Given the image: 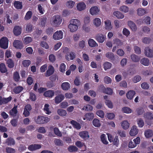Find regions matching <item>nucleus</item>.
I'll return each mask as SVG.
<instances>
[{
	"label": "nucleus",
	"instance_id": "obj_1",
	"mask_svg": "<svg viewBox=\"0 0 153 153\" xmlns=\"http://www.w3.org/2000/svg\"><path fill=\"white\" fill-rule=\"evenodd\" d=\"M52 19L51 23L55 27L59 26L62 22L61 17L59 15L53 16Z\"/></svg>",
	"mask_w": 153,
	"mask_h": 153
},
{
	"label": "nucleus",
	"instance_id": "obj_2",
	"mask_svg": "<svg viewBox=\"0 0 153 153\" xmlns=\"http://www.w3.org/2000/svg\"><path fill=\"white\" fill-rule=\"evenodd\" d=\"M50 119L47 117L39 116L35 119V122L38 124H42L47 123L49 121Z\"/></svg>",
	"mask_w": 153,
	"mask_h": 153
},
{
	"label": "nucleus",
	"instance_id": "obj_3",
	"mask_svg": "<svg viewBox=\"0 0 153 153\" xmlns=\"http://www.w3.org/2000/svg\"><path fill=\"white\" fill-rule=\"evenodd\" d=\"M9 40L6 37H3L0 39V47L4 49L8 48Z\"/></svg>",
	"mask_w": 153,
	"mask_h": 153
},
{
	"label": "nucleus",
	"instance_id": "obj_4",
	"mask_svg": "<svg viewBox=\"0 0 153 153\" xmlns=\"http://www.w3.org/2000/svg\"><path fill=\"white\" fill-rule=\"evenodd\" d=\"M63 33L61 30L57 31L53 34V39L55 40H58L62 39Z\"/></svg>",
	"mask_w": 153,
	"mask_h": 153
},
{
	"label": "nucleus",
	"instance_id": "obj_5",
	"mask_svg": "<svg viewBox=\"0 0 153 153\" xmlns=\"http://www.w3.org/2000/svg\"><path fill=\"white\" fill-rule=\"evenodd\" d=\"M144 54L147 57H153V50L149 47H146L144 49Z\"/></svg>",
	"mask_w": 153,
	"mask_h": 153
},
{
	"label": "nucleus",
	"instance_id": "obj_6",
	"mask_svg": "<svg viewBox=\"0 0 153 153\" xmlns=\"http://www.w3.org/2000/svg\"><path fill=\"white\" fill-rule=\"evenodd\" d=\"M54 71V68L52 65H49L45 73L46 76H51L53 74Z\"/></svg>",
	"mask_w": 153,
	"mask_h": 153
},
{
	"label": "nucleus",
	"instance_id": "obj_7",
	"mask_svg": "<svg viewBox=\"0 0 153 153\" xmlns=\"http://www.w3.org/2000/svg\"><path fill=\"white\" fill-rule=\"evenodd\" d=\"M41 146L40 144H32L28 146V149L29 150L31 151H33L40 149L41 148Z\"/></svg>",
	"mask_w": 153,
	"mask_h": 153
},
{
	"label": "nucleus",
	"instance_id": "obj_8",
	"mask_svg": "<svg viewBox=\"0 0 153 153\" xmlns=\"http://www.w3.org/2000/svg\"><path fill=\"white\" fill-rule=\"evenodd\" d=\"M105 38V36L102 34H97L95 36V39L96 40L100 43L103 42Z\"/></svg>",
	"mask_w": 153,
	"mask_h": 153
},
{
	"label": "nucleus",
	"instance_id": "obj_9",
	"mask_svg": "<svg viewBox=\"0 0 153 153\" xmlns=\"http://www.w3.org/2000/svg\"><path fill=\"white\" fill-rule=\"evenodd\" d=\"M13 33L15 35L18 36L20 35L22 32V28L18 25L15 26L13 30Z\"/></svg>",
	"mask_w": 153,
	"mask_h": 153
},
{
	"label": "nucleus",
	"instance_id": "obj_10",
	"mask_svg": "<svg viewBox=\"0 0 153 153\" xmlns=\"http://www.w3.org/2000/svg\"><path fill=\"white\" fill-rule=\"evenodd\" d=\"M79 135L82 138L85 140L88 139L89 137V133L87 131H82L80 132Z\"/></svg>",
	"mask_w": 153,
	"mask_h": 153
},
{
	"label": "nucleus",
	"instance_id": "obj_11",
	"mask_svg": "<svg viewBox=\"0 0 153 153\" xmlns=\"http://www.w3.org/2000/svg\"><path fill=\"white\" fill-rule=\"evenodd\" d=\"M13 46L16 48L21 49L23 47L22 42L19 40H15L13 43Z\"/></svg>",
	"mask_w": 153,
	"mask_h": 153
},
{
	"label": "nucleus",
	"instance_id": "obj_12",
	"mask_svg": "<svg viewBox=\"0 0 153 153\" xmlns=\"http://www.w3.org/2000/svg\"><path fill=\"white\" fill-rule=\"evenodd\" d=\"M76 57V53L75 52L71 51L69 55L67 54L65 55V58L68 61L73 60L75 59Z\"/></svg>",
	"mask_w": 153,
	"mask_h": 153
},
{
	"label": "nucleus",
	"instance_id": "obj_13",
	"mask_svg": "<svg viewBox=\"0 0 153 153\" xmlns=\"http://www.w3.org/2000/svg\"><path fill=\"white\" fill-rule=\"evenodd\" d=\"M64 99V96L62 94H60L56 96L54 99L55 102L56 104H59Z\"/></svg>",
	"mask_w": 153,
	"mask_h": 153
},
{
	"label": "nucleus",
	"instance_id": "obj_14",
	"mask_svg": "<svg viewBox=\"0 0 153 153\" xmlns=\"http://www.w3.org/2000/svg\"><path fill=\"white\" fill-rule=\"evenodd\" d=\"M14 7L17 10L22 8V2L19 1H15L13 2Z\"/></svg>",
	"mask_w": 153,
	"mask_h": 153
},
{
	"label": "nucleus",
	"instance_id": "obj_15",
	"mask_svg": "<svg viewBox=\"0 0 153 153\" xmlns=\"http://www.w3.org/2000/svg\"><path fill=\"white\" fill-rule=\"evenodd\" d=\"M11 99L12 97H11L5 98H2V97L0 96V105L8 103L11 100Z\"/></svg>",
	"mask_w": 153,
	"mask_h": 153
},
{
	"label": "nucleus",
	"instance_id": "obj_16",
	"mask_svg": "<svg viewBox=\"0 0 153 153\" xmlns=\"http://www.w3.org/2000/svg\"><path fill=\"white\" fill-rule=\"evenodd\" d=\"M90 12L92 15L97 14L99 11L98 7L97 6L92 7L90 9Z\"/></svg>",
	"mask_w": 153,
	"mask_h": 153
},
{
	"label": "nucleus",
	"instance_id": "obj_17",
	"mask_svg": "<svg viewBox=\"0 0 153 153\" xmlns=\"http://www.w3.org/2000/svg\"><path fill=\"white\" fill-rule=\"evenodd\" d=\"M86 5L83 2L78 3L76 6L77 9L79 11H82L85 10L86 8Z\"/></svg>",
	"mask_w": 153,
	"mask_h": 153
},
{
	"label": "nucleus",
	"instance_id": "obj_18",
	"mask_svg": "<svg viewBox=\"0 0 153 153\" xmlns=\"http://www.w3.org/2000/svg\"><path fill=\"white\" fill-rule=\"evenodd\" d=\"M128 24L130 28L133 31H135L137 30V27L135 24L131 21H129Z\"/></svg>",
	"mask_w": 153,
	"mask_h": 153
},
{
	"label": "nucleus",
	"instance_id": "obj_19",
	"mask_svg": "<svg viewBox=\"0 0 153 153\" xmlns=\"http://www.w3.org/2000/svg\"><path fill=\"white\" fill-rule=\"evenodd\" d=\"M105 28L109 31L111 30L112 28L110 20H107L105 22Z\"/></svg>",
	"mask_w": 153,
	"mask_h": 153
},
{
	"label": "nucleus",
	"instance_id": "obj_20",
	"mask_svg": "<svg viewBox=\"0 0 153 153\" xmlns=\"http://www.w3.org/2000/svg\"><path fill=\"white\" fill-rule=\"evenodd\" d=\"M135 94V92L133 90L128 91L126 94L127 98L129 100H131Z\"/></svg>",
	"mask_w": 153,
	"mask_h": 153
},
{
	"label": "nucleus",
	"instance_id": "obj_21",
	"mask_svg": "<svg viewBox=\"0 0 153 153\" xmlns=\"http://www.w3.org/2000/svg\"><path fill=\"white\" fill-rule=\"evenodd\" d=\"M138 131L137 127L135 126H133L132 128L130 130L129 133L131 136H134L137 134Z\"/></svg>",
	"mask_w": 153,
	"mask_h": 153
},
{
	"label": "nucleus",
	"instance_id": "obj_22",
	"mask_svg": "<svg viewBox=\"0 0 153 153\" xmlns=\"http://www.w3.org/2000/svg\"><path fill=\"white\" fill-rule=\"evenodd\" d=\"M54 91L49 90L45 92L44 93V95L45 97H51L54 95Z\"/></svg>",
	"mask_w": 153,
	"mask_h": 153
},
{
	"label": "nucleus",
	"instance_id": "obj_23",
	"mask_svg": "<svg viewBox=\"0 0 153 153\" xmlns=\"http://www.w3.org/2000/svg\"><path fill=\"white\" fill-rule=\"evenodd\" d=\"M144 117L146 120H152L153 119V114L151 112H146L144 114Z\"/></svg>",
	"mask_w": 153,
	"mask_h": 153
},
{
	"label": "nucleus",
	"instance_id": "obj_24",
	"mask_svg": "<svg viewBox=\"0 0 153 153\" xmlns=\"http://www.w3.org/2000/svg\"><path fill=\"white\" fill-rule=\"evenodd\" d=\"M6 143L8 146H13L15 144L14 139L11 137H9L6 140Z\"/></svg>",
	"mask_w": 153,
	"mask_h": 153
},
{
	"label": "nucleus",
	"instance_id": "obj_25",
	"mask_svg": "<svg viewBox=\"0 0 153 153\" xmlns=\"http://www.w3.org/2000/svg\"><path fill=\"white\" fill-rule=\"evenodd\" d=\"M17 106L14 107L12 109L10 110L9 113L10 116L15 117L16 116V114L18 113V111L17 110Z\"/></svg>",
	"mask_w": 153,
	"mask_h": 153
},
{
	"label": "nucleus",
	"instance_id": "obj_26",
	"mask_svg": "<svg viewBox=\"0 0 153 153\" xmlns=\"http://www.w3.org/2000/svg\"><path fill=\"white\" fill-rule=\"evenodd\" d=\"M6 63L8 67L10 68H13L14 66V61L11 59H8Z\"/></svg>",
	"mask_w": 153,
	"mask_h": 153
},
{
	"label": "nucleus",
	"instance_id": "obj_27",
	"mask_svg": "<svg viewBox=\"0 0 153 153\" xmlns=\"http://www.w3.org/2000/svg\"><path fill=\"white\" fill-rule=\"evenodd\" d=\"M144 134L147 138H149L153 136V131L150 129L147 130L145 131Z\"/></svg>",
	"mask_w": 153,
	"mask_h": 153
},
{
	"label": "nucleus",
	"instance_id": "obj_28",
	"mask_svg": "<svg viewBox=\"0 0 153 153\" xmlns=\"http://www.w3.org/2000/svg\"><path fill=\"white\" fill-rule=\"evenodd\" d=\"M88 43L89 45L91 47H94L98 45L96 42L93 39H90L88 40Z\"/></svg>",
	"mask_w": 153,
	"mask_h": 153
},
{
	"label": "nucleus",
	"instance_id": "obj_29",
	"mask_svg": "<svg viewBox=\"0 0 153 153\" xmlns=\"http://www.w3.org/2000/svg\"><path fill=\"white\" fill-rule=\"evenodd\" d=\"M7 71L5 64L4 63L0 64V71L2 73L6 72Z\"/></svg>",
	"mask_w": 153,
	"mask_h": 153
},
{
	"label": "nucleus",
	"instance_id": "obj_30",
	"mask_svg": "<svg viewBox=\"0 0 153 153\" xmlns=\"http://www.w3.org/2000/svg\"><path fill=\"white\" fill-rule=\"evenodd\" d=\"M71 123L74 128L77 129H80L81 128L80 124L75 121L72 120L71 121Z\"/></svg>",
	"mask_w": 153,
	"mask_h": 153
},
{
	"label": "nucleus",
	"instance_id": "obj_31",
	"mask_svg": "<svg viewBox=\"0 0 153 153\" xmlns=\"http://www.w3.org/2000/svg\"><path fill=\"white\" fill-rule=\"evenodd\" d=\"M85 117L87 120L89 121L92 120L94 117V114L92 113L89 112L86 113Z\"/></svg>",
	"mask_w": 153,
	"mask_h": 153
},
{
	"label": "nucleus",
	"instance_id": "obj_32",
	"mask_svg": "<svg viewBox=\"0 0 153 153\" xmlns=\"http://www.w3.org/2000/svg\"><path fill=\"white\" fill-rule=\"evenodd\" d=\"M68 27L70 29L71 32H74L77 30L78 26L77 25L69 24L68 25Z\"/></svg>",
	"mask_w": 153,
	"mask_h": 153
},
{
	"label": "nucleus",
	"instance_id": "obj_33",
	"mask_svg": "<svg viewBox=\"0 0 153 153\" xmlns=\"http://www.w3.org/2000/svg\"><path fill=\"white\" fill-rule=\"evenodd\" d=\"M62 88L64 90H67L70 88V86L69 83L65 82L63 83L61 85Z\"/></svg>",
	"mask_w": 153,
	"mask_h": 153
},
{
	"label": "nucleus",
	"instance_id": "obj_34",
	"mask_svg": "<svg viewBox=\"0 0 153 153\" xmlns=\"http://www.w3.org/2000/svg\"><path fill=\"white\" fill-rule=\"evenodd\" d=\"M131 58L132 61L134 62H138L140 60V57L135 54H132L131 55Z\"/></svg>",
	"mask_w": 153,
	"mask_h": 153
},
{
	"label": "nucleus",
	"instance_id": "obj_35",
	"mask_svg": "<svg viewBox=\"0 0 153 153\" xmlns=\"http://www.w3.org/2000/svg\"><path fill=\"white\" fill-rule=\"evenodd\" d=\"M106 57L111 60L114 61L115 60V56L114 54L111 52H108L105 54Z\"/></svg>",
	"mask_w": 153,
	"mask_h": 153
},
{
	"label": "nucleus",
	"instance_id": "obj_36",
	"mask_svg": "<svg viewBox=\"0 0 153 153\" xmlns=\"http://www.w3.org/2000/svg\"><path fill=\"white\" fill-rule=\"evenodd\" d=\"M23 88L21 86H18L15 87L13 89V91L16 94H19L23 90Z\"/></svg>",
	"mask_w": 153,
	"mask_h": 153
},
{
	"label": "nucleus",
	"instance_id": "obj_37",
	"mask_svg": "<svg viewBox=\"0 0 153 153\" xmlns=\"http://www.w3.org/2000/svg\"><path fill=\"white\" fill-rule=\"evenodd\" d=\"M140 63L145 66H148L149 64V61L147 58H144L141 60Z\"/></svg>",
	"mask_w": 153,
	"mask_h": 153
},
{
	"label": "nucleus",
	"instance_id": "obj_38",
	"mask_svg": "<svg viewBox=\"0 0 153 153\" xmlns=\"http://www.w3.org/2000/svg\"><path fill=\"white\" fill-rule=\"evenodd\" d=\"M113 14L118 19H122L124 17V15L118 11L114 12L113 13Z\"/></svg>",
	"mask_w": 153,
	"mask_h": 153
},
{
	"label": "nucleus",
	"instance_id": "obj_39",
	"mask_svg": "<svg viewBox=\"0 0 153 153\" xmlns=\"http://www.w3.org/2000/svg\"><path fill=\"white\" fill-rule=\"evenodd\" d=\"M70 24L74 25H77V26L80 25V21L76 19H72L70 21Z\"/></svg>",
	"mask_w": 153,
	"mask_h": 153
},
{
	"label": "nucleus",
	"instance_id": "obj_40",
	"mask_svg": "<svg viewBox=\"0 0 153 153\" xmlns=\"http://www.w3.org/2000/svg\"><path fill=\"white\" fill-rule=\"evenodd\" d=\"M103 66L104 70L106 71L111 68L112 64L111 63L106 62L103 64Z\"/></svg>",
	"mask_w": 153,
	"mask_h": 153
},
{
	"label": "nucleus",
	"instance_id": "obj_41",
	"mask_svg": "<svg viewBox=\"0 0 153 153\" xmlns=\"http://www.w3.org/2000/svg\"><path fill=\"white\" fill-rule=\"evenodd\" d=\"M93 23L96 27H98L101 24L100 19L99 18H95L94 20Z\"/></svg>",
	"mask_w": 153,
	"mask_h": 153
},
{
	"label": "nucleus",
	"instance_id": "obj_42",
	"mask_svg": "<svg viewBox=\"0 0 153 153\" xmlns=\"http://www.w3.org/2000/svg\"><path fill=\"white\" fill-rule=\"evenodd\" d=\"M122 126L124 129H128L129 126V124L126 120L124 121L122 123Z\"/></svg>",
	"mask_w": 153,
	"mask_h": 153
},
{
	"label": "nucleus",
	"instance_id": "obj_43",
	"mask_svg": "<svg viewBox=\"0 0 153 153\" xmlns=\"http://www.w3.org/2000/svg\"><path fill=\"white\" fill-rule=\"evenodd\" d=\"M100 138L102 142L104 144H108V142L107 140L106 135L105 134H101L100 136Z\"/></svg>",
	"mask_w": 153,
	"mask_h": 153
},
{
	"label": "nucleus",
	"instance_id": "obj_44",
	"mask_svg": "<svg viewBox=\"0 0 153 153\" xmlns=\"http://www.w3.org/2000/svg\"><path fill=\"white\" fill-rule=\"evenodd\" d=\"M75 4V2L73 1L69 0L66 3V5L68 8H71L74 6Z\"/></svg>",
	"mask_w": 153,
	"mask_h": 153
},
{
	"label": "nucleus",
	"instance_id": "obj_45",
	"mask_svg": "<svg viewBox=\"0 0 153 153\" xmlns=\"http://www.w3.org/2000/svg\"><path fill=\"white\" fill-rule=\"evenodd\" d=\"M92 123L93 125L96 127H100L101 125L100 120L97 119H94L93 120Z\"/></svg>",
	"mask_w": 153,
	"mask_h": 153
},
{
	"label": "nucleus",
	"instance_id": "obj_46",
	"mask_svg": "<svg viewBox=\"0 0 153 153\" xmlns=\"http://www.w3.org/2000/svg\"><path fill=\"white\" fill-rule=\"evenodd\" d=\"M32 13L31 11H28L26 13L24 19L25 20H27L30 19L32 16Z\"/></svg>",
	"mask_w": 153,
	"mask_h": 153
},
{
	"label": "nucleus",
	"instance_id": "obj_47",
	"mask_svg": "<svg viewBox=\"0 0 153 153\" xmlns=\"http://www.w3.org/2000/svg\"><path fill=\"white\" fill-rule=\"evenodd\" d=\"M137 114L138 115L143 114L144 112V109L143 107H140L138 108L136 110Z\"/></svg>",
	"mask_w": 153,
	"mask_h": 153
},
{
	"label": "nucleus",
	"instance_id": "obj_48",
	"mask_svg": "<svg viewBox=\"0 0 153 153\" xmlns=\"http://www.w3.org/2000/svg\"><path fill=\"white\" fill-rule=\"evenodd\" d=\"M137 122L140 127H142L144 125V122L143 120L141 118L137 119Z\"/></svg>",
	"mask_w": 153,
	"mask_h": 153
},
{
	"label": "nucleus",
	"instance_id": "obj_49",
	"mask_svg": "<svg viewBox=\"0 0 153 153\" xmlns=\"http://www.w3.org/2000/svg\"><path fill=\"white\" fill-rule=\"evenodd\" d=\"M47 20V18L45 16H43L40 19V23L42 27L45 26Z\"/></svg>",
	"mask_w": 153,
	"mask_h": 153
},
{
	"label": "nucleus",
	"instance_id": "obj_50",
	"mask_svg": "<svg viewBox=\"0 0 153 153\" xmlns=\"http://www.w3.org/2000/svg\"><path fill=\"white\" fill-rule=\"evenodd\" d=\"M68 150L70 152H75L78 150V148L75 146H71L68 148Z\"/></svg>",
	"mask_w": 153,
	"mask_h": 153
},
{
	"label": "nucleus",
	"instance_id": "obj_51",
	"mask_svg": "<svg viewBox=\"0 0 153 153\" xmlns=\"http://www.w3.org/2000/svg\"><path fill=\"white\" fill-rule=\"evenodd\" d=\"M57 113L59 115L62 116H65L67 114L65 110L60 109L57 110Z\"/></svg>",
	"mask_w": 153,
	"mask_h": 153
},
{
	"label": "nucleus",
	"instance_id": "obj_52",
	"mask_svg": "<svg viewBox=\"0 0 153 153\" xmlns=\"http://www.w3.org/2000/svg\"><path fill=\"white\" fill-rule=\"evenodd\" d=\"M49 105L48 104H45L44 108V110L45 113L47 114H50L51 113V111L49 110Z\"/></svg>",
	"mask_w": 153,
	"mask_h": 153
},
{
	"label": "nucleus",
	"instance_id": "obj_53",
	"mask_svg": "<svg viewBox=\"0 0 153 153\" xmlns=\"http://www.w3.org/2000/svg\"><path fill=\"white\" fill-rule=\"evenodd\" d=\"M151 41V39L149 37H145L142 39L143 42L145 44H149Z\"/></svg>",
	"mask_w": 153,
	"mask_h": 153
},
{
	"label": "nucleus",
	"instance_id": "obj_54",
	"mask_svg": "<svg viewBox=\"0 0 153 153\" xmlns=\"http://www.w3.org/2000/svg\"><path fill=\"white\" fill-rule=\"evenodd\" d=\"M31 61L29 60H25L22 61V64L25 67H28L30 64Z\"/></svg>",
	"mask_w": 153,
	"mask_h": 153
},
{
	"label": "nucleus",
	"instance_id": "obj_55",
	"mask_svg": "<svg viewBox=\"0 0 153 153\" xmlns=\"http://www.w3.org/2000/svg\"><path fill=\"white\" fill-rule=\"evenodd\" d=\"M146 11L143 9L139 8L137 10V13L139 16H142L145 14Z\"/></svg>",
	"mask_w": 153,
	"mask_h": 153
},
{
	"label": "nucleus",
	"instance_id": "obj_56",
	"mask_svg": "<svg viewBox=\"0 0 153 153\" xmlns=\"http://www.w3.org/2000/svg\"><path fill=\"white\" fill-rule=\"evenodd\" d=\"M6 152L7 153H16L15 149L10 147H7L6 148Z\"/></svg>",
	"mask_w": 153,
	"mask_h": 153
},
{
	"label": "nucleus",
	"instance_id": "obj_57",
	"mask_svg": "<svg viewBox=\"0 0 153 153\" xmlns=\"http://www.w3.org/2000/svg\"><path fill=\"white\" fill-rule=\"evenodd\" d=\"M40 45L45 49H48L49 48V45L48 43L42 41L40 43Z\"/></svg>",
	"mask_w": 153,
	"mask_h": 153
},
{
	"label": "nucleus",
	"instance_id": "obj_58",
	"mask_svg": "<svg viewBox=\"0 0 153 153\" xmlns=\"http://www.w3.org/2000/svg\"><path fill=\"white\" fill-rule=\"evenodd\" d=\"M122 110L123 112L126 113H130L132 111V110L127 107H123L122 108Z\"/></svg>",
	"mask_w": 153,
	"mask_h": 153
},
{
	"label": "nucleus",
	"instance_id": "obj_59",
	"mask_svg": "<svg viewBox=\"0 0 153 153\" xmlns=\"http://www.w3.org/2000/svg\"><path fill=\"white\" fill-rule=\"evenodd\" d=\"M32 41L31 37L29 36H27L24 38V43L26 45H27Z\"/></svg>",
	"mask_w": 153,
	"mask_h": 153
},
{
	"label": "nucleus",
	"instance_id": "obj_60",
	"mask_svg": "<svg viewBox=\"0 0 153 153\" xmlns=\"http://www.w3.org/2000/svg\"><path fill=\"white\" fill-rule=\"evenodd\" d=\"M105 103L107 106L109 108H112L113 107L112 103L111 101L107 100L105 101Z\"/></svg>",
	"mask_w": 153,
	"mask_h": 153
},
{
	"label": "nucleus",
	"instance_id": "obj_61",
	"mask_svg": "<svg viewBox=\"0 0 153 153\" xmlns=\"http://www.w3.org/2000/svg\"><path fill=\"white\" fill-rule=\"evenodd\" d=\"M114 43L117 45V46H121L123 43L121 40L118 39H116L113 40Z\"/></svg>",
	"mask_w": 153,
	"mask_h": 153
},
{
	"label": "nucleus",
	"instance_id": "obj_62",
	"mask_svg": "<svg viewBox=\"0 0 153 153\" xmlns=\"http://www.w3.org/2000/svg\"><path fill=\"white\" fill-rule=\"evenodd\" d=\"M120 10L121 11L125 13H127L128 11L129 8L128 7L123 5L120 7Z\"/></svg>",
	"mask_w": 153,
	"mask_h": 153
},
{
	"label": "nucleus",
	"instance_id": "obj_63",
	"mask_svg": "<svg viewBox=\"0 0 153 153\" xmlns=\"http://www.w3.org/2000/svg\"><path fill=\"white\" fill-rule=\"evenodd\" d=\"M53 131L54 133L56 135L59 137L62 136V134L60 132V131H59L58 128L56 127L55 128L53 129Z\"/></svg>",
	"mask_w": 153,
	"mask_h": 153
},
{
	"label": "nucleus",
	"instance_id": "obj_64",
	"mask_svg": "<svg viewBox=\"0 0 153 153\" xmlns=\"http://www.w3.org/2000/svg\"><path fill=\"white\" fill-rule=\"evenodd\" d=\"M142 74L144 76L151 75L152 74V71L150 70H144L142 71Z\"/></svg>",
	"mask_w": 153,
	"mask_h": 153
}]
</instances>
